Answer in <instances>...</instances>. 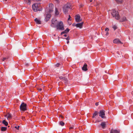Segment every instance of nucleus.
<instances>
[{
  "label": "nucleus",
  "mask_w": 133,
  "mask_h": 133,
  "mask_svg": "<svg viewBox=\"0 0 133 133\" xmlns=\"http://www.w3.org/2000/svg\"><path fill=\"white\" fill-rule=\"evenodd\" d=\"M71 6V5L69 4H67L64 6L63 8V11L65 14L68 12V9L70 8Z\"/></svg>",
  "instance_id": "obj_3"
},
{
  "label": "nucleus",
  "mask_w": 133,
  "mask_h": 133,
  "mask_svg": "<svg viewBox=\"0 0 133 133\" xmlns=\"http://www.w3.org/2000/svg\"><path fill=\"white\" fill-rule=\"evenodd\" d=\"M19 126H18L17 127L15 126V128H16V129L17 130H18L19 129Z\"/></svg>",
  "instance_id": "obj_31"
},
{
  "label": "nucleus",
  "mask_w": 133,
  "mask_h": 133,
  "mask_svg": "<svg viewBox=\"0 0 133 133\" xmlns=\"http://www.w3.org/2000/svg\"><path fill=\"white\" fill-rule=\"evenodd\" d=\"M121 20L122 22L125 21H127V19L125 17H123Z\"/></svg>",
  "instance_id": "obj_23"
},
{
  "label": "nucleus",
  "mask_w": 133,
  "mask_h": 133,
  "mask_svg": "<svg viewBox=\"0 0 133 133\" xmlns=\"http://www.w3.org/2000/svg\"><path fill=\"white\" fill-rule=\"evenodd\" d=\"M108 34H109L108 32V31H107V32L106 33V36H107Z\"/></svg>",
  "instance_id": "obj_39"
},
{
  "label": "nucleus",
  "mask_w": 133,
  "mask_h": 133,
  "mask_svg": "<svg viewBox=\"0 0 133 133\" xmlns=\"http://www.w3.org/2000/svg\"><path fill=\"white\" fill-rule=\"evenodd\" d=\"M32 8L33 10L35 12L41 11L42 10V8L40 6V4L38 3L34 4L32 5Z\"/></svg>",
  "instance_id": "obj_1"
},
{
  "label": "nucleus",
  "mask_w": 133,
  "mask_h": 133,
  "mask_svg": "<svg viewBox=\"0 0 133 133\" xmlns=\"http://www.w3.org/2000/svg\"><path fill=\"white\" fill-rule=\"evenodd\" d=\"M112 28L115 30L117 28V27L116 25H114L113 26Z\"/></svg>",
  "instance_id": "obj_26"
},
{
  "label": "nucleus",
  "mask_w": 133,
  "mask_h": 133,
  "mask_svg": "<svg viewBox=\"0 0 133 133\" xmlns=\"http://www.w3.org/2000/svg\"><path fill=\"white\" fill-rule=\"evenodd\" d=\"M69 30H70L68 28H67L64 31L62 32H61V35H62L64 33H66L68 32Z\"/></svg>",
  "instance_id": "obj_18"
},
{
  "label": "nucleus",
  "mask_w": 133,
  "mask_h": 133,
  "mask_svg": "<svg viewBox=\"0 0 133 133\" xmlns=\"http://www.w3.org/2000/svg\"><path fill=\"white\" fill-rule=\"evenodd\" d=\"M58 22L57 21L55 18H53L52 19L51 21V26L55 27H56L57 24H58Z\"/></svg>",
  "instance_id": "obj_5"
},
{
  "label": "nucleus",
  "mask_w": 133,
  "mask_h": 133,
  "mask_svg": "<svg viewBox=\"0 0 133 133\" xmlns=\"http://www.w3.org/2000/svg\"><path fill=\"white\" fill-rule=\"evenodd\" d=\"M107 122H101V124H100V125L99 126V127H101L103 129H104L107 126Z\"/></svg>",
  "instance_id": "obj_8"
},
{
  "label": "nucleus",
  "mask_w": 133,
  "mask_h": 133,
  "mask_svg": "<svg viewBox=\"0 0 133 133\" xmlns=\"http://www.w3.org/2000/svg\"><path fill=\"white\" fill-rule=\"evenodd\" d=\"M67 40H69V38L68 37H67L66 39Z\"/></svg>",
  "instance_id": "obj_40"
},
{
  "label": "nucleus",
  "mask_w": 133,
  "mask_h": 133,
  "mask_svg": "<svg viewBox=\"0 0 133 133\" xmlns=\"http://www.w3.org/2000/svg\"><path fill=\"white\" fill-rule=\"evenodd\" d=\"M120 132L119 131H118L116 130L112 129L110 131V133H119Z\"/></svg>",
  "instance_id": "obj_16"
},
{
  "label": "nucleus",
  "mask_w": 133,
  "mask_h": 133,
  "mask_svg": "<svg viewBox=\"0 0 133 133\" xmlns=\"http://www.w3.org/2000/svg\"><path fill=\"white\" fill-rule=\"evenodd\" d=\"M105 31H109V29L108 28H106L105 29Z\"/></svg>",
  "instance_id": "obj_32"
},
{
  "label": "nucleus",
  "mask_w": 133,
  "mask_h": 133,
  "mask_svg": "<svg viewBox=\"0 0 133 133\" xmlns=\"http://www.w3.org/2000/svg\"><path fill=\"white\" fill-rule=\"evenodd\" d=\"M36 1H41V0H35Z\"/></svg>",
  "instance_id": "obj_43"
},
{
  "label": "nucleus",
  "mask_w": 133,
  "mask_h": 133,
  "mask_svg": "<svg viewBox=\"0 0 133 133\" xmlns=\"http://www.w3.org/2000/svg\"><path fill=\"white\" fill-rule=\"evenodd\" d=\"M38 90L39 91H41L42 89L41 88H38Z\"/></svg>",
  "instance_id": "obj_33"
},
{
  "label": "nucleus",
  "mask_w": 133,
  "mask_h": 133,
  "mask_svg": "<svg viewBox=\"0 0 133 133\" xmlns=\"http://www.w3.org/2000/svg\"><path fill=\"white\" fill-rule=\"evenodd\" d=\"M67 43L68 44V43H69V41H68L67 42Z\"/></svg>",
  "instance_id": "obj_46"
},
{
  "label": "nucleus",
  "mask_w": 133,
  "mask_h": 133,
  "mask_svg": "<svg viewBox=\"0 0 133 133\" xmlns=\"http://www.w3.org/2000/svg\"><path fill=\"white\" fill-rule=\"evenodd\" d=\"M60 64H57L56 65V66L57 67H58L59 66Z\"/></svg>",
  "instance_id": "obj_35"
},
{
  "label": "nucleus",
  "mask_w": 133,
  "mask_h": 133,
  "mask_svg": "<svg viewBox=\"0 0 133 133\" xmlns=\"http://www.w3.org/2000/svg\"><path fill=\"white\" fill-rule=\"evenodd\" d=\"M26 1L27 2L28 4H30L31 2L30 0H26Z\"/></svg>",
  "instance_id": "obj_29"
},
{
  "label": "nucleus",
  "mask_w": 133,
  "mask_h": 133,
  "mask_svg": "<svg viewBox=\"0 0 133 133\" xmlns=\"http://www.w3.org/2000/svg\"><path fill=\"white\" fill-rule=\"evenodd\" d=\"M92 1V0H90V2H91Z\"/></svg>",
  "instance_id": "obj_47"
},
{
  "label": "nucleus",
  "mask_w": 133,
  "mask_h": 133,
  "mask_svg": "<svg viewBox=\"0 0 133 133\" xmlns=\"http://www.w3.org/2000/svg\"><path fill=\"white\" fill-rule=\"evenodd\" d=\"M26 104L24 103H22L21 104L20 109L21 110L25 111L26 110Z\"/></svg>",
  "instance_id": "obj_7"
},
{
  "label": "nucleus",
  "mask_w": 133,
  "mask_h": 133,
  "mask_svg": "<svg viewBox=\"0 0 133 133\" xmlns=\"http://www.w3.org/2000/svg\"><path fill=\"white\" fill-rule=\"evenodd\" d=\"M51 17V15L50 14H48L46 15L45 18L46 21H47Z\"/></svg>",
  "instance_id": "obj_14"
},
{
  "label": "nucleus",
  "mask_w": 133,
  "mask_h": 133,
  "mask_svg": "<svg viewBox=\"0 0 133 133\" xmlns=\"http://www.w3.org/2000/svg\"><path fill=\"white\" fill-rule=\"evenodd\" d=\"M75 24H75L73 23L72 24V25H73V26H75Z\"/></svg>",
  "instance_id": "obj_41"
},
{
  "label": "nucleus",
  "mask_w": 133,
  "mask_h": 133,
  "mask_svg": "<svg viewBox=\"0 0 133 133\" xmlns=\"http://www.w3.org/2000/svg\"><path fill=\"white\" fill-rule=\"evenodd\" d=\"M54 5L52 4H50L49 5V13H51L53 12V10L52 9L54 8Z\"/></svg>",
  "instance_id": "obj_9"
},
{
  "label": "nucleus",
  "mask_w": 133,
  "mask_h": 133,
  "mask_svg": "<svg viewBox=\"0 0 133 133\" xmlns=\"http://www.w3.org/2000/svg\"><path fill=\"white\" fill-rule=\"evenodd\" d=\"M98 105V102H96L95 103V105L96 106H97Z\"/></svg>",
  "instance_id": "obj_37"
},
{
  "label": "nucleus",
  "mask_w": 133,
  "mask_h": 133,
  "mask_svg": "<svg viewBox=\"0 0 133 133\" xmlns=\"http://www.w3.org/2000/svg\"><path fill=\"white\" fill-rule=\"evenodd\" d=\"M8 59V58L6 57H3V59H2V60L3 61H4L5 60H7Z\"/></svg>",
  "instance_id": "obj_27"
},
{
  "label": "nucleus",
  "mask_w": 133,
  "mask_h": 133,
  "mask_svg": "<svg viewBox=\"0 0 133 133\" xmlns=\"http://www.w3.org/2000/svg\"><path fill=\"white\" fill-rule=\"evenodd\" d=\"M83 6V5L82 4H81L79 6L80 7H82Z\"/></svg>",
  "instance_id": "obj_36"
},
{
  "label": "nucleus",
  "mask_w": 133,
  "mask_h": 133,
  "mask_svg": "<svg viewBox=\"0 0 133 133\" xmlns=\"http://www.w3.org/2000/svg\"><path fill=\"white\" fill-rule=\"evenodd\" d=\"M87 65L86 63H85L83 66L82 68V69L84 71H86L88 70Z\"/></svg>",
  "instance_id": "obj_10"
},
{
  "label": "nucleus",
  "mask_w": 133,
  "mask_h": 133,
  "mask_svg": "<svg viewBox=\"0 0 133 133\" xmlns=\"http://www.w3.org/2000/svg\"><path fill=\"white\" fill-rule=\"evenodd\" d=\"M111 13L113 17H115V18L116 19H119V15L118 12V11H116L115 10L113 9L112 10Z\"/></svg>",
  "instance_id": "obj_2"
},
{
  "label": "nucleus",
  "mask_w": 133,
  "mask_h": 133,
  "mask_svg": "<svg viewBox=\"0 0 133 133\" xmlns=\"http://www.w3.org/2000/svg\"><path fill=\"white\" fill-rule=\"evenodd\" d=\"M99 116L103 118H105L106 117L105 116V111L104 110H101L100 111L98 112Z\"/></svg>",
  "instance_id": "obj_6"
},
{
  "label": "nucleus",
  "mask_w": 133,
  "mask_h": 133,
  "mask_svg": "<svg viewBox=\"0 0 133 133\" xmlns=\"http://www.w3.org/2000/svg\"><path fill=\"white\" fill-rule=\"evenodd\" d=\"M62 81H63L65 83H68V80L67 78L64 77Z\"/></svg>",
  "instance_id": "obj_22"
},
{
  "label": "nucleus",
  "mask_w": 133,
  "mask_h": 133,
  "mask_svg": "<svg viewBox=\"0 0 133 133\" xmlns=\"http://www.w3.org/2000/svg\"><path fill=\"white\" fill-rule=\"evenodd\" d=\"M59 14V12L58 11V9L57 8H55V15H57Z\"/></svg>",
  "instance_id": "obj_20"
},
{
  "label": "nucleus",
  "mask_w": 133,
  "mask_h": 133,
  "mask_svg": "<svg viewBox=\"0 0 133 133\" xmlns=\"http://www.w3.org/2000/svg\"><path fill=\"white\" fill-rule=\"evenodd\" d=\"M69 18H68V19L69 20H71V19H70V18H71V17L70 16V15H69Z\"/></svg>",
  "instance_id": "obj_34"
},
{
  "label": "nucleus",
  "mask_w": 133,
  "mask_h": 133,
  "mask_svg": "<svg viewBox=\"0 0 133 133\" xmlns=\"http://www.w3.org/2000/svg\"><path fill=\"white\" fill-rule=\"evenodd\" d=\"M59 124L62 126H63L64 125L65 123L61 121L59 122Z\"/></svg>",
  "instance_id": "obj_25"
},
{
  "label": "nucleus",
  "mask_w": 133,
  "mask_h": 133,
  "mask_svg": "<svg viewBox=\"0 0 133 133\" xmlns=\"http://www.w3.org/2000/svg\"><path fill=\"white\" fill-rule=\"evenodd\" d=\"M2 123L4 124L5 126H7L8 124V122L6 121L5 120L3 121Z\"/></svg>",
  "instance_id": "obj_19"
},
{
  "label": "nucleus",
  "mask_w": 133,
  "mask_h": 133,
  "mask_svg": "<svg viewBox=\"0 0 133 133\" xmlns=\"http://www.w3.org/2000/svg\"><path fill=\"white\" fill-rule=\"evenodd\" d=\"M64 36L65 37H66L67 36V35L66 34H64Z\"/></svg>",
  "instance_id": "obj_44"
},
{
  "label": "nucleus",
  "mask_w": 133,
  "mask_h": 133,
  "mask_svg": "<svg viewBox=\"0 0 133 133\" xmlns=\"http://www.w3.org/2000/svg\"><path fill=\"white\" fill-rule=\"evenodd\" d=\"M57 2H59V0H55Z\"/></svg>",
  "instance_id": "obj_45"
},
{
  "label": "nucleus",
  "mask_w": 133,
  "mask_h": 133,
  "mask_svg": "<svg viewBox=\"0 0 133 133\" xmlns=\"http://www.w3.org/2000/svg\"><path fill=\"white\" fill-rule=\"evenodd\" d=\"M73 128H74V127H70L69 128V129L70 130V129H72Z\"/></svg>",
  "instance_id": "obj_38"
},
{
  "label": "nucleus",
  "mask_w": 133,
  "mask_h": 133,
  "mask_svg": "<svg viewBox=\"0 0 133 133\" xmlns=\"http://www.w3.org/2000/svg\"><path fill=\"white\" fill-rule=\"evenodd\" d=\"M76 21L77 22H79L82 21V19H80V16L79 15L76 16L75 18Z\"/></svg>",
  "instance_id": "obj_11"
},
{
  "label": "nucleus",
  "mask_w": 133,
  "mask_h": 133,
  "mask_svg": "<svg viewBox=\"0 0 133 133\" xmlns=\"http://www.w3.org/2000/svg\"><path fill=\"white\" fill-rule=\"evenodd\" d=\"M35 21L37 24H40L41 23V22L37 18H36L35 19Z\"/></svg>",
  "instance_id": "obj_17"
},
{
  "label": "nucleus",
  "mask_w": 133,
  "mask_h": 133,
  "mask_svg": "<svg viewBox=\"0 0 133 133\" xmlns=\"http://www.w3.org/2000/svg\"><path fill=\"white\" fill-rule=\"evenodd\" d=\"M7 127H2L1 128V130L2 131H4L6 130Z\"/></svg>",
  "instance_id": "obj_24"
},
{
  "label": "nucleus",
  "mask_w": 133,
  "mask_h": 133,
  "mask_svg": "<svg viewBox=\"0 0 133 133\" xmlns=\"http://www.w3.org/2000/svg\"><path fill=\"white\" fill-rule=\"evenodd\" d=\"M83 23V22H82L80 23L76 24L75 25V26L77 28H81L82 26Z\"/></svg>",
  "instance_id": "obj_12"
},
{
  "label": "nucleus",
  "mask_w": 133,
  "mask_h": 133,
  "mask_svg": "<svg viewBox=\"0 0 133 133\" xmlns=\"http://www.w3.org/2000/svg\"><path fill=\"white\" fill-rule=\"evenodd\" d=\"M100 122V121H98V122Z\"/></svg>",
  "instance_id": "obj_48"
},
{
  "label": "nucleus",
  "mask_w": 133,
  "mask_h": 133,
  "mask_svg": "<svg viewBox=\"0 0 133 133\" xmlns=\"http://www.w3.org/2000/svg\"><path fill=\"white\" fill-rule=\"evenodd\" d=\"M22 119L23 120H24V117H22Z\"/></svg>",
  "instance_id": "obj_42"
},
{
  "label": "nucleus",
  "mask_w": 133,
  "mask_h": 133,
  "mask_svg": "<svg viewBox=\"0 0 133 133\" xmlns=\"http://www.w3.org/2000/svg\"><path fill=\"white\" fill-rule=\"evenodd\" d=\"M5 116L7 117L8 120H9L12 118L11 114L9 113H8L6 115H5Z\"/></svg>",
  "instance_id": "obj_15"
},
{
  "label": "nucleus",
  "mask_w": 133,
  "mask_h": 133,
  "mask_svg": "<svg viewBox=\"0 0 133 133\" xmlns=\"http://www.w3.org/2000/svg\"><path fill=\"white\" fill-rule=\"evenodd\" d=\"M64 77H62V76H60V77H59V78L60 79H62V80L63 79Z\"/></svg>",
  "instance_id": "obj_30"
},
{
  "label": "nucleus",
  "mask_w": 133,
  "mask_h": 133,
  "mask_svg": "<svg viewBox=\"0 0 133 133\" xmlns=\"http://www.w3.org/2000/svg\"><path fill=\"white\" fill-rule=\"evenodd\" d=\"M113 42L114 43L122 44V43L118 39H116L113 40Z\"/></svg>",
  "instance_id": "obj_13"
},
{
  "label": "nucleus",
  "mask_w": 133,
  "mask_h": 133,
  "mask_svg": "<svg viewBox=\"0 0 133 133\" xmlns=\"http://www.w3.org/2000/svg\"><path fill=\"white\" fill-rule=\"evenodd\" d=\"M98 113L97 111H95V112L93 114V116H92V117L94 118L96 116V115H97V114H98Z\"/></svg>",
  "instance_id": "obj_21"
},
{
  "label": "nucleus",
  "mask_w": 133,
  "mask_h": 133,
  "mask_svg": "<svg viewBox=\"0 0 133 133\" xmlns=\"http://www.w3.org/2000/svg\"><path fill=\"white\" fill-rule=\"evenodd\" d=\"M56 27L57 29H59L61 30H64V26L63 25V22H58Z\"/></svg>",
  "instance_id": "obj_4"
},
{
  "label": "nucleus",
  "mask_w": 133,
  "mask_h": 133,
  "mask_svg": "<svg viewBox=\"0 0 133 133\" xmlns=\"http://www.w3.org/2000/svg\"><path fill=\"white\" fill-rule=\"evenodd\" d=\"M117 2L119 3H121L123 0H115Z\"/></svg>",
  "instance_id": "obj_28"
}]
</instances>
